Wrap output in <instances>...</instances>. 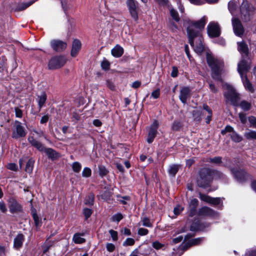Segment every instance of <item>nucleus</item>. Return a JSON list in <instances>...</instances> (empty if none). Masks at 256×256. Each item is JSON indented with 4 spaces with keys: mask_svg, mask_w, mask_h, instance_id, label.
Returning <instances> with one entry per match:
<instances>
[{
    "mask_svg": "<svg viewBox=\"0 0 256 256\" xmlns=\"http://www.w3.org/2000/svg\"><path fill=\"white\" fill-rule=\"evenodd\" d=\"M83 214L86 219H88L92 214V210L90 208H85L83 210Z\"/></svg>",
    "mask_w": 256,
    "mask_h": 256,
    "instance_id": "obj_47",
    "label": "nucleus"
},
{
    "mask_svg": "<svg viewBox=\"0 0 256 256\" xmlns=\"http://www.w3.org/2000/svg\"><path fill=\"white\" fill-rule=\"evenodd\" d=\"M122 218L123 216L121 214L118 213L113 216L112 218L113 222H118Z\"/></svg>",
    "mask_w": 256,
    "mask_h": 256,
    "instance_id": "obj_48",
    "label": "nucleus"
},
{
    "mask_svg": "<svg viewBox=\"0 0 256 256\" xmlns=\"http://www.w3.org/2000/svg\"><path fill=\"white\" fill-rule=\"evenodd\" d=\"M222 84L223 88L227 90V92H225L224 94L226 101L232 105H237L240 98L234 88L228 83H224L222 82Z\"/></svg>",
    "mask_w": 256,
    "mask_h": 256,
    "instance_id": "obj_4",
    "label": "nucleus"
},
{
    "mask_svg": "<svg viewBox=\"0 0 256 256\" xmlns=\"http://www.w3.org/2000/svg\"><path fill=\"white\" fill-rule=\"evenodd\" d=\"M142 224L143 226L147 227H152V224L150 222L149 218L146 217L144 218L142 220Z\"/></svg>",
    "mask_w": 256,
    "mask_h": 256,
    "instance_id": "obj_44",
    "label": "nucleus"
},
{
    "mask_svg": "<svg viewBox=\"0 0 256 256\" xmlns=\"http://www.w3.org/2000/svg\"><path fill=\"white\" fill-rule=\"evenodd\" d=\"M24 236L22 234H18L14 240V246L16 249H19L22 247L24 241Z\"/></svg>",
    "mask_w": 256,
    "mask_h": 256,
    "instance_id": "obj_21",
    "label": "nucleus"
},
{
    "mask_svg": "<svg viewBox=\"0 0 256 256\" xmlns=\"http://www.w3.org/2000/svg\"><path fill=\"white\" fill-rule=\"evenodd\" d=\"M10 210L12 213H15L20 212L22 210L21 206L15 200L10 201Z\"/></svg>",
    "mask_w": 256,
    "mask_h": 256,
    "instance_id": "obj_20",
    "label": "nucleus"
},
{
    "mask_svg": "<svg viewBox=\"0 0 256 256\" xmlns=\"http://www.w3.org/2000/svg\"><path fill=\"white\" fill-rule=\"evenodd\" d=\"M158 126V122L156 120H154L149 128L147 138V142L148 143L150 144L154 141V140L158 133L157 130Z\"/></svg>",
    "mask_w": 256,
    "mask_h": 256,
    "instance_id": "obj_8",
    "label": "nucleus"
},
{
    "mask_svg": "<svg viewBox=\"0 0 256 256\" xmlns=\"http://www.w3.org/2000/svg\"><path fill=\"white\" fill-rule=\"evenodd\" d=\"M189 2L195 5H202L204 4V2L203 0H188Z\"/></svg>",
    "mask_w": 256,
    "mask_h": 256,
    "instance_id": "obj_57",
    "label": "nucleus"
},
{
    "mask_svg": "<svg viewBox=\"0 0 256 256\" xmlns=\"http://www.w3.org/2000/svg\"><path fill=\"white\" fill-rule=\"evenodd\" d=\"M208 162L211 163L219 164L222 162V158L220 156H216L214 158H210Z\"/></svg>",
    "mask_w": 256,
    "mask_h": 256,
    "instance_id": "obj_45",
    "label": "nucleus"
},
{
    "mask_svg": "<svg viewBox=\"0 0 256 256\" xmlns=\"http://www.w3.org/2000/svg\"><path fill=\"white\" fill-rule=\"evenodd\" d=\"M109 233L110 234L113 240H118V232H117L113 230H110L109 231Z\"/></svg>",
    "mask_w": 256,
    "mask_h": 256,
    "instance_id": "obj_50",
    "label": "nucleus"
},
{
    "mask_svg": "<svg viewBox=\"0 0 256 256\" xmlns=\"http://www.w3.org/2000/svg\"><path fill=\"white\" fill-rule=\"evenodd\" d=\"M240 106L244 110L246 111L251 108V104L246 101L243 100L240 103Z\"/></svg>",
    "mask_w": 256,
    "mask_h": 256,
    "instance_id": "obj_36",
    "label": "nucleus"
},
{
    "mask_svg": "<svg viewBox=\"0 0 256 256\" xmlns=\"http://www.w3.org/2000/svg\"><path fill=\"white\" fill-rule=\"evenodd\" d=\"M198 202V200L196 198H192L189 202L188 210L190 216H192L196 214Z\"/></svg>",
    "mask_w": 256,
    "mask_h": 256,
    "instance_id": "obj_17",
    "label": "nucleus"
},
{
    "mask_svg": "<svg viewBox=\"0 0 256 256\" xmlns=\"http://www.w3.org/2000/svg\"><path fill=\"white\" fill-rule=\"evenodd\" d=\"M34 162V160L32 159H30L28 160L26 163L25 169L27 172L30 173L32 171Z\"/></svg>",
    "mask_w": 256,
    "mask_h": 256,
    "instance_id": "obj_32",
    "label": "nucleus"
},
{
    "mask_svg": "<svg viewBox=\"0 0 256 256\" xmlns=\"http://www.w3.org/2000/svg\"><path fill=\"white\" fill-rule=\"evenodd\" d=\"M170 14L174 20L176 22H178L180 20V18L178 12L174 10V8L170 9Z\"/></svg>",
    "mask_w": 256,
    "mask_h": 256,
    "instance_id": "obj_41",
    "label": "nucleus"
},
{
    "mask_svg": "<svg viewBox=\"0 0 256 256\" xmlns=\"http://www.w3.org/2000/svg\"><path fill=\"white\" fill-rule=\"evenodd\" d=\"M94 194H90L88 195L86 200H85V204L88 205H92L94 203Z\"/></svg>",
    "mask_w": 256,
    "mask_h": 256,
    "instance_id": "obj_37",
    "label": "nucleus"
},
{
    "mask_svg": "<svg viewBox=\"0 0 256 256\" xmlns=\"http://www.w3.org/2000/svg\"><path fill=\"white\" fill-rule=\"evenodd\" d=\"M246 256H256V250H252L246 253Z\"/></svg>",
    "mask_w": 256,
    "mask_h": 256,
    "instance_id": "obj_64",
    "label": "nucleus"
},
{
    "mask_svg": "<svg viewBox=\"0 0 256 256\" xmlns=\"http://www.w3.org/2000/svg\"><path fill=\"white\" fill-rule=\"evenodd\" d=\"M106 248L108 251L110 252H113L115 249L114 245L111 243L107 244Z\"/></svg>",
    "mask_w": 256,
    "mask_h": 256,
    "instance_id": "obj_58",
    "label": "nucleus"
},
{
    "mask_svg": "<svg viewBox=\"0 0 256 256\" xmlns=\"http://www.w3.org/2000/svg\"><path fill=\"white\" fill-rule=\"evenodd\" d=\"M130 198L128 196H118V200L122 204H127L126 201L129 200Z\"/></svg>",
    "mask_w": 256,
    "mask_h": 256,
    "instance_id": "obj_42",
    "label": "nucleus"
},
{
    "mask_svg": "<svg viewBox=\"0 0 256 256\" xmlns=\"http://www.w3.org/2000/svg\"><path fill=\"white\" fill-rule=\"evenodd\" d=\"M112 54L115 58H120L124 54V49L118 44H116L111 50Z\"/></svg>",
    "mask_w": 256,
    "mask_h": 256,
    "instance_id": "obj_22",
    "label": "nucleus"
},
{
    "mask_svg": "<svg viewBox=\"0 0 256 256\" xmlns=\"http://www.w3.org/2000/svg\"><path fill=\"white\" fill-rule=\"evenodd\" d=\"M46 95L45 92H42L40 95L38 96V102L39 108H40L44 104L46 100Z\"/></svg>",
    "mask_w": 256,
    "mask_h": 256,
    "instance_id": "obj_28",
    "label": "nucleus"
},
{
    "mask_svg": "<svg viewBox=\"0 0 256 256\" xmlns=\"http://www.w3.org/2000/svg\"><path fill=\"white\" fill-rule=\"evenodd\" d=\"M254 8L246 0H244L240 6L242 18L246 21L250 20L254 12Z\"/></svg>",
    "mask_w": 256,
    "mask_h": 256,
    "instance_id": "obj_5",
    "label": "nucleus"
},
{
    "mask_svg": "<svg viewBox=\"0 0 256 256\" xmlns=\"http://www.w3.org/2000/svg\"><path fill=\"white\" fill-rule=\"evenodd\" d=\"M152 246L156 250H159L162 248L164 246V245L160 244L158 241H156L152 243Z\"/></svg>",
    "mask_w": 256,
    "mask_h": 256,
    "instance_id": "obj_51",
    "label": "nucleus"
},
{
    "mask_svg": "<svg viewBox=\"0 0 256 256\" xmlns=\"http://www.w3.org/2000/svg\"><path fill=\"white\" fill-rule=\"evenodd\" d=\"M24 128L22 125V124L18 121H16L14 128L12 132V138H18L20 137H24L26 136Z\"/></svg>",
    "mask_w": 256,
    "mask_h": 256,
    "instance_id": "obj_10",
    "label": "nucleus"
},
{
    "mask_svg": "<svg viewBox=\"0 0 256 256\" xmlns=\"http://www.w3.org/2000/svg\"><path fill=\"white\" fill-rule=\"evenodd\" d=\"M248 121L251 127L256 128V118L254 116L248 117Z\"/></svg>",
    "mask_w": 256,
    "mask_h": 256,
    "instance_id": "obj_46",
    "label": "nucleus"
},
{
    "mask_svg": "<svg viewBox=\"0 0 256 256\" xmlns=\"http://www.w3.org/2000/svg\"><path fill=\"white\" fill-rule=\"evenodd\" d=\"M92 174L91 169L89 168L86 167L83 169L82 172V176L84 178H89Z\"/></svg>",
    "mask_w": 256,
    "mask_h": 256,
    "instance_id": "obj_39",
    "label": "nucleus"
},
{
    "mask_svg": "<svg viewBox=\"0 0 256 256\" xmlns=\"http://www.w3.org/2000/svg\"><path fill=\"white\" fill-rule=\"evenodd\" d=\"M135 240L134 238H128L124 242L122 245L124 246H132L134 244Z\"/></svg>",
    "mask_w": 256,
    "mask_h": 256,
    "instance_id": "obj_40",
    "label": "nucleus"
},
{
    "mask_svg": "<svg viewBox=\"0 0 256 256\" xmlns=\"http://www.w3.org/2000/svg\"><path fill=\"white\" fill-rule=\"evenodd\" d=\"M222 177L223 174L218 171L202 169L200 172V177L197 180L198 184L200 187L206 188L212 178H220Z\"/></svg>",
    "mask_w": 256,
    "mask_h": 256,
    "instance_id": "obj_2",
    "label": "nucleus"
},
{
    "mask_svg": "<svg viewBox=\"0 0 256 256\" xmlns=\"http://www.w3.org/2000/svg\"><path fill=\"white\" fill-rule=\"evenodd\" d=\"M51 46L56 51H61L66 47V44L60 40H53L50 42Z\"/></svg>",
    "mask_w": 256,
    "mask_h": 256,
    "instance_id": "obj_16",
    "label": "nucleus"
},
{
    "mask_svg": "<svg viewBox=\"0 0 256 256\" xmlns=\"http://www.w3.org/2000/svg\"><path fill=\"white\" fill-rule=\"evenodd\" d=\"M44 152L48 156L49 158L54 159L58 157V154L54 150L50 148H45L44 147Z\"/></svg>",
    "mask_w": 256,
    "mask_h": 256,
    "instance_id": "obj_27",
    "label": "nucleus"
},
{
    "mask_svg": "<svg viewBox=\"0 0 256 256\" xmlns=\"http://www.w3.org/2000/svg\"><path fill=\"white\" fill-rule=\"evenodd\" d=\"M148 232V230L144 228H140L138 230V234L140 236H145L146 235Z\"/></svg>",
    "mask_w": 256,
    "mask_h": 256,
    "instance_id": "obj_54",
    "label": "nucleus"
},
{
    "mask_svg": "<svg viewBox=\"0 0 256 256\" xmlns=\"http://www.w3.org/2000/svg\"><path fill=\"white\" fill-rule=\"evenodd\" d=\"M198 214L201 216H207L212 218H216L218 216V213L212 208L204 206L198 210Z\"/></svg>",
    "mask_w": 256,
    "mask_h": 256,
    "instance_id": "obj_13",
    "label": "nucleus"
},
{
    "mask_svg": "<svg viewBox=\"0 0 256 256\" xmlns=\"http://www.w3.org/2000/svg\"><path fill=\"white\" fill-rule=\"evenodd\" d=\"M160 95V90L159 89H157L152 93V96L154 98H158Z\"/></svg>",
    "mask_w": 256,
    "mask_h": 256,
    "instance_id": "obj_60",
    "label": "nucleus"
},
{
    "mask_svg": "<svg viewBox=\"0 0 256 256\" xmlns=\"http://www.w3.org/2000/svg\"><path fill=\"white\" fill-rule=\"evenodd\" d=\"M244 137L248 140H256V131L247 130L244 133Z\"/></svg>",
    "mask_w": 256,
    "mask_h": 256,
    "instance_id": "obj_25",
    "label": "nucleus"
},
{
    "mask_svg": "<svg viewBox=\"0 0 256 256\" xmlns=\"http://www.w3.org/2000/svg\"><path fill=\"white\" fill-rule=\"evenodd\" d=\"M208 33L212 38L218 37L220 34V30L218 23L214 22H210L208 26Z\"/></svg>",
    "mask_w": 256,
    "mask_h": 256,
    "instance_id": "obj_9",
    "label": "nucleus"
},
{
    "mask_svg": "<svg viewBox=\"0 0 256 256\" xmlns=\"http://www.w3.org/2000/svg\"><path fill=\"white\" fill-rule=\"evenodd\" d=\"M200 198L202 200L213 205L218 204L221 202V200L219 198H214L200 193Z\"/></svg>",
    "mask_w": 256,
    "mask_h": 256,
    "instance_id": "obj_15",
    "label": "nucleus"
},
{
    "mask_svg": "<svg viewBox=\"0 0 256 256\" xmlns=\"http://www.w3.org/2000/svg\"><path fill=\"white\" fill-rule=\"evenodd\" d=\"M238 50L242 53V57H244V56H248V46L244 42H238Z\"/></svg>",
    "mask_w": 256,
    "mask_h": 256,
    "instance_id": "obj_23",
    "label": "nucleus"
},
{
    "mask_svg": "<svg viewBox=\"0 0 256 256\" xmlns=\"http://www.w3.org/2000/svg\"><path fill=\"white\" fill-rule=\"evenodd\" d=\"M179 167L180 166L178 164L171 165L168 170L169 174L172 176H174L179 169Z\"/></svg>",
    "mask_w": 256,
    "mask_h": 256,
    "instance_id": "obj_30",
    "label": "nucleus"
},
{
    "mask_svg": "<svg viewBox=\"0 0 256 256\" xmlns=\"http://www.w3.org/2000/svg\"><path fill=\"white\" fill-rule=\"evenodd\" d=\"M66 58L64 56L53 57L49 62L48 68L50 70L60 68L66 64Z\"/></svg>",
    "mask_w": 256,
    "mask_h": 256,
    "instance_id": "obj_6",
    "label": "nucleus"
},
{
    "mask_svg": "<svg viewBox=\"0 0 256 256\" xmlns=\"http://www.w3.org/2000/svg\"><path fill=\"white\" fill-rule=\"evenodd\" d=\"M207 22V18L204 16L197 21H192L189 22L186 32L190 46L198 54L204 51V47L202 44L200 32L204 28Z\"/></svg>",
    "mask_w": 256,
    "mask_h": 256,
    "instance_id": "obj_1",
    "label": "nucleus"
},
{
    "mask_svg": "<svg viewBox=\"0 0 256 256\" xmlns=\"http://www.w3.org/2000/svg\"><path fill=\"white\" fill-rule=\"evenodd\" d=\"M28 140L30 144L36 147L40 151H43L44 146L39 142L35 140L32 136L28 138Z\"/></svg>",
    "mask_w": 256,
    "mask_h": 256,
    "instance_id": "obj_24",
    "label": "nucleus"
},
{
    "mask_svg": "<svg viewBox=\"0 0 256 256\" xmlns=\"http://www.w3.org/2000/svg\"><path fill=\"white\" fill-rule=\"evenodd\" d=\"M0 210L3 213L7 212L6 205L3 201H0Z\"/></svg>",
    "mask_w": 256,
    "mask_h": 256,
    "instance_id": "obj_56",
    "label": "nucleus"
},
{
    "mask_svg": "<svg viewBox=\"0 0 256 256\" xmlns=\"http://www.w3.org/2000/svg\"><path fill=\"white\" fill-rule=\"evenodd\" d=\"M32 212L34 224L36 228H40L42 225L41 220L38 218L36 212Z\"/></svg>",
    "mask_w": 256,
    "mask_h": 256,
    "instance_id": "obj_34",
    "label": "nucleus"
},
{
    "mask_svg": "<svg viewBox=\"0 0 256 256\" xmlns=\"http://www.w3.org/2000/svg\"><path fill=\"white\" fill-rule=\"evenodd\" d=\"M232 24L234 34L238 36H241L244 32V28L240 21L236 18L232 19Z\"/></svg>",
    "mask_w": 256,
    "mask_h": 256,
    "instance_id": "obj_12",
    "label": "nucleus"
},
{
    "mask_svg": "<svg viewBox=\"0 0 256 256\" xmlns=\"http://www.w3.org/2000/svg\"><path fill=\"white\" fill-rule=\"evenodd\" d=\"M15 114H16V116L17 118H20L22 116V112L18 108H15Z\"/></svg>",
    "mask_w": 256,
    "mask_h": 256,
    "instance_id": "obj_59",
    "label": "nucleus"
},
{
    "mask_svg": "<svg viewBox=\"0 0 256 256\" xmlns=\"http://www.w3.org/2000/svg\"><path fill=\"white\" fill-rule=\"evenodd\" d=\"M244 85V86L249 91L252 92H254V88L252 84L248 80L246 76H244L243 78H241Z\"/></svg>",
    "mask_w": 256,
    "mask_h": 256,
    "instance_id": "obj_26",
    "label": "nucleus"
},
{
    "mask_svg": "<svg viewBox=\"0 0 256 256\" xmlns=\"http://www.w3.org/2000/svg\"><path fill=\"white\" fill-rule=\"evenodd\" d=\"M202 241V238H194L188 241V244L190 246L196 245L200 244Z\"/></svg>",
    "mask_w": 256,
    "mask_h": 256,
    "instance_id": "obj_43",
    "label": "nucleus"
},
{
    "mask_svg": "<svg viewBox=\"0 0 256 256\" xmlns=\"http://www.w3.org/2000/svg\"><path fill=\"white\" fill-rule=\"evenodd\" d=\"M230 137L232 140L236 142H239L242 140V137L234 131L232 133Z\"/></svg>",
    "mask_w": 256,
    "mask_h": 256,
    "instance_id": "obj_35",
    "label": "nucleus"
},
{
    "mask_svg": "<svg viewBox=\"0 0 256 256\" xmlns=\"http://www.w3.org/2000/svg\"><path fill=\"white\" fill-rule=\"evenodd\" d=\"M194 119L196 121H200L202 118V116L204 115V112H202L200 110H194L192 112Z\"/></svg>",
    "mask_w": 256,
    "mask_h": 256,
    "instance_id": "obj_33",
    "label": "nucleus"
},
{
    "mask_svg": "<svg viewBox=\"0 0 256 256\" xmlns=\"http://www.w3.org/2000/svg\"><path fill=\"white\" fill-rule=\"evenodd\" d=\"M190 230L192 231L201 230H203V228L202 226V224H198L195 227L194 225L190 226Z\"/></svg>",
    "mask_w": 256,
    "mask_h": 256,
    "instance_id": "obj_53",
    "label": "nucleus"
},
{
    "mask_svg": "<svg viewBox=\"0 0 256 256\" xmlns=\"http://www.w3.org/2000/svg\"><path fill=\"white\" fill-rule=\"evenodd\" d=\"M126 4L132 18L135 20H136L138 19V15L136 11L137 6L135 1L134 0H127Z\"/></svg>",
    "mask_w": 256,
    "mask_h": 256,
    "instance_id": "obj_14",
    "label": "nucleus"
},
{
    "mask_svg": "<svg viewBox=\"0 0 256 256\" xmlns=\"http://www.w3.org/2000/svg\"><path fill=\"white\" fill-rule=\"evenodd\" d=\"M7 168L8 169L14 171H16L18 169V166L16 164L14 163L9 164L8 165Z\"/></svg>",
    "mask_w": 256,
    "mask_h": 256,
    "instance_id": "obj_61",
    "label": "nucleus"
},
{
    "mask_svg": "<svg viewBox=\"0 0 256 256\" xmlns=\"http://www.w3.org/2000/svg\"><path fill=\"white\" fill-rule=\"evenodd\" d=\"M250 68V62L245 60L244 57H242V59L238 63V71L241 78H243V76H246V74Z\"/></svg>",
    "mask_w": 256,
    "mask_h": 256,
    "instance_id": "obj_7",
    "label": "nucleus"
},
{
    "mask_svg": "<svg viewBox=\"0 0 256 256\" xmlns=\"http://www.w3.org/2000/svg\"><path fill=\"white\" fill-rule=\"evenodd\" d=\"M231 172L236 180L240 182L245 181L248 176V174L243 170L232 168Z\"/></svg>",
    "mask_w": 256,
    "mask_h": 256,
    "instance_id": "obj_11",
    "label": "nucleus"
},
{
    "mask_svg": "<svg viewBox=\"0 0 256 256\" xmlns=\"http://www.w3.org/2000/svg\"><path fill=\"white\" fill-rule=\"evenodd\" d=\"M178 74V70L176 67L173 66L172 68V72L171 73V76L173 78L176 77Z\"/></svg>",
    "mask_w": 256,
    "mask_h": 256,
    "instance_id": "obj_63",
    "label": "nucleus"
},
{
    "mask_svg": "<svg viewBox=\"0 0 256 256\" xmlns=\"http://www.w3.org/2000/svg\"><path fill=\"white\" fill-rule=\"evenodd\" d=\"M81 47L82 44L79 40L77 39L74 40L70 53L72 56L76 57L81 49Z\"/></svg>",
    "mask_w": 256,
    "mask_h": 256,
    "instance_id": "obj_18",
    "label": "nucleus"
},
{
    "mask_svg": "<svg viewBox=\"0 0 256 256\" xmlns=\"http://www.w3.org/2000/svg\"><path fill=\"white\" fill-rule=\"evenodd\" d=\"M234 132V128L230 126H226V128L224 130H222L221 133L222 134H224L227 132Z\"/></svg>",
    "mask_w": 256,
    "mask_h": 256,
    "instance_id": "obj_52",
    "label": "nucleus"
},
{
    "mask_svg": "<svg viewBox=\"0 0 256 256\" xmlns=\"http://www.w3.org/2000/svg\"><path fill=\"white\" fill-rule=\"evenodd\" d=\"M180 126H181V124L180 122H175L173 124L172 128L174 130H177L180 128Z\"/></svg>",
    "mask_w": 256,
    "mask_h": 256,
    "instance_id": "obj_62",
    "label": "nucleus"
},
{
    "mask_svg": "<svg viewBox=\"0 0 256 256\" xmlns=\"http://www.w3.org/2000/svg\"><path fill=\"white\" fill-rule=\"evenodd\" d=\"M83 234L77 233L74 234L73 240L76 244H82L85 242V239L82 237Z\"/></svg>",
    "mask_w": 256,
    "mask_h": 256,
    "instance_id": "obj_29",
    "label": "nucleus"
},
{
    "mask_svg": "<svg viewBox=\"0 0 256 256\" xmlns=\"http://www.w3.org/2000/svg\"><path fill=\"white\" fill-rule=\"evenodd\" d=\"M82 168L81 164L78 162H74L72 164V168L74 172H79Z\"/></svg>",
    "mask_w": 256,
    "mask_h": 256,
    "instance_id": "obj_38",
    "label": "nucleus"
},
{
    "mask_svg": "<svg viewBox=\"0 0 256 256\" xmlns=\"http://www.w3.org/2000/svg\"><path fill=\"white\" fill-rule=\"evenodd\" d=\"M190 96V90L188 87H184L181 89L180 91V94L179 96L180 99L183 104H186L187 99Z\"/></svg>",
    "mask_w": 256,
    "mask_h": 256,
    "instance_id": "obj_19",
    "label": "nucleus"
},
{
    "mask_svg": "<svg viewBox=\"0 0 256 256\" xmlns=\"http://www.w3.org/2000/svg\"><path fill=\"white\" fill-rule=\"evenodd\" d=\"M228 8L231 14L234 15L235 14L236 8V2L233 0L230 1L228 4Z\"/></svg>",
    "mask_w": 256,
    "mask_h": 256,
    "instance_id": "obj_31",
    "label": "nucleus"
},
{
    "mask_svg": "<svg viewBox=\"0 0 256 256\" xmlns=\"http://www.w3.org/2000/svg\"><path fill=\"white\" fill-rule=\"evenodd\" d=\"M238 116L242 123L245 124L246 122L247 119L244 114L240 112L238 114Z\"/></svg>",
    "mask_w": 256,
    "mask_h": 256,
    "instance_id": "obj_55",
    "label": "nucleus"
},
{
    "mask_svg": "<svg viewBox=\"0 0 256 256\" xmlns=\"http://www.w3.org/2000/svg\"><path fill=\"white\" fill-rule=\"evenodd\" d=\"M184 208L180 206H177L176 208H174V212L175 215L178 216L180 214V213L184 210Z\"/></svg>",
    "mask_w": 256,
    "mask_h": 256,
    "instance_id": "obj_49",
    "label": "nucleus"
},
{
    "mask_svg": "<svg viewBox=\"0 0 256 256\" xmlns=\"http://www.w3.org/2000/svg\"><path fill=\"white\" fill-rule=\"evenodd\" d=\"M206 60L212 70V78L214 80L222 82L220 74L224 66V62L209 54L206 55Z\"/></svg>",
    "mask_w": 256,
    "mask_h": 256,
    "instance_id": "obj_3",
    "label": "nucleus"
}]
</instances>
